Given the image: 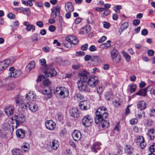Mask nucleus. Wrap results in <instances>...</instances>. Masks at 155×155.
Here are the masks:
<instances>
[{
  "mask_svg": "<svg viewBox=\"0 0 155 155\" xmlns=\"http://www.w3.org/2000/svg\"><path fill=\"white\" fill-rule=\"evenodd\" d=\"M36 99V95L33 91L29 92L26 95V97L20 95H17L14 98L16 106L21 111H25L27 108L26 103L31 101H34Z\"/></svg>",
  "mask_w": 155,
  "mask_h": 155,
  "instance_id": "nucleus-1",
  "label": "nucleus"
},
{
  "mask_svg": "<svg viewBox=\"0 0 155 155\" xmlns=\"http://www.w3.org/2000/svg\"><path fill=\"white\" fill-rule=\"evenodd\" d=\"M84 79V81L86 82L91 87L94 88L98 85L99 83V80L96 76H89L88 73L86 71H83L80 74Z\"/></svg>",
  "mask_w": 155,
  "mask_h": 155,
  "instance_id": "nucleus-2",
  "label": "nucleus"
},
{
  "mask_svg": "<svg viewBox=\"0 0 155 155\" xmlns=\"http://www.w3.org/2000/svg\"><path fill=\"white\" fill-rule=\"evenodd\" d=\"M107 108L104 107L99 108L96 112L95 122L96 124L101 123L102 120L107 118L108 114Z\"/></svg>",
  "mask_w": 155,
  "mask_h": 155,
  "instance_id": "nucleus-3",
  "label": "nucleus"
},
{
  "mask_svg": "<svg viewBox=\"0 0 155 155\" xmlns=\"http://www.w3.org/2000/svg\"><path fill=\"white\" fill-rule=\"evenodd\" d=\"M84 80V79L80 74V79L77 82L78 88L80 92H89L91 90L90 88L86 82Z\"/></svg>",
  "mask_w": 155,
  "mask_h": 155,
  "instance_id": "nucleus-4",
  "label": "nucleus"
},
{
  "mask_svg": "<svg viewBox=\"0 0 155 155\" xmlns=\"http://www.w3.org/2000/svg\"><path fill=\"white\" fill-rule=\"evenodd\" d=\"M78 43V40L77 38L72 35H70L65 38V40L63 41V44L66 47L70 48L71 47V44L77 45Z\"/></svg>",
  "mask_w": 155,
  "mask_h": 155,
  "instance_id": "nucleus-5",
  "label": "nucleus"
},
{
  "mask_svg": "<svg viewBox=\"0 0 155 155\" xmlns=\"http://www.w3.org/2000/svg\"><path fill=\"white\" fill-rule=\"evenodd\" d=\"M56 93L59 95L61 98H64L68 96L69 92L67 88L60 86L56 87L55 93Z\"/></svg>",
  "mask_w": 155,
  "mask_h": 155,
  "instance_id": "nucleus-6",
  "label": "nucleus"
},
{
  "mask_svg": "<svg viewBox=\"0 0 155 155\" xmlns=\"http://www.w3.org/2000/svg\"><path fill=\"white\" fill-rule=\"evenodd\" d=\"M43 88V86L39 83L36 87L37 89L39 92H42L44 94L47 95L48 97H50L51 94V89L48 87Z\"/></svg>",
  "mask_w": 155,
  "mask_h": 155,
  "instance_id": "nucleus-7",
  "label": "nucleus"
},
{
  "mask_svg": "<svg viewBox=\"0 0 155 155\" xmlns=\"http://www.w3.org/2000/svg\"><path fill=\"white\" fill-rule=\"evenodd\" d=\"M111 57L113 61L115 63H119L121 60V56L118 51L115 49L110 52Z\"/></svg>",
  "mask_w": 155,
  "mask_h": 155,
  "instance_id": "nucleus-8",
  "label": "nucleus"
},
{
  "mask_svg": "<svg viewBox=\"0 0 155 155\" xmlns=\"http://www.w3.org/2000/svg\"><path fill=\"white\" fill-rule=\"evenodd\" d=\"M16 122V128L18 125L22 124L25 120V116L23 114H19L18 115H15L13 117Z\"/></svg>",
  "mask_w": 155,
  "mask_h": 155,
  "instance_id": "nucleus-9",
  "label": "nucleus"
},
{
  "mask_svg": "<svg viewBox=\"0 0 155 155\" xmlns=\"http://www.w3.org/2000/svg\"><path fill=\"white\" fill-rule=\"evenodd\" d=\"M9 70L11 72L9 76L12 77H18L19 76L21 73V71L20 70H16L13 67H10L9 68Z\"/></svg>",
  "mask_w": 155,
  "mask_h": 155,
  "instance_id": "nucleus-10",
  "label": "nucleus"
},
{
  "mask_svg": "<svg viewBox=\"0 0 155 155\" xmlns=\"http://www.w3.org/2000/svg\"><path fill=\"white\" fill-rule=\"evenodd\" d=\"M13 118H10L9 121L11 123V124H10L9 122H5L3 123V129L5 131H9L11 129H12L13 130H14V126L13 125V122H12L13 120Z\"/></svg>",
  "mask_w": 155,
  "mask_h": 155,
  "instance_id": "nucleus-11",
  "label": "nucleus"
},
{
  "mask_svg": "<svg viewBox=\"0 0 155 155\" xmlns=\"http://www.w3.org/2000/svg\"><path fill=\"white\" fill-rule=\"evenodd\" d=\"M92 122H93L92 118L89 116H85L82 119V124L86 127H88L91 126Z\"/></svg>",
  "mask_w": 155,
  "mask_h": 155,
  "instance_id": "nucleus-12",
  "label": "nucleus"
},
{
  "mask_svg": "<svg viewBox=\"0 0 155 155\" xmlns=\"http://www.w3.org/2000/svg\"><path fill=\"white\" fill-rule=\"evenodd\" d=\"M71 116L74 118H77L79 117L80 114V110L76 107L71 108L69 110Z\"/></svg>",
  "mask_w": 155,
  "mask_h": 155,
  "instance_id": "nucleus-13",
  "label": "nucleus"
},
{
  "mask_svg": "<svg viewBox=\"0 0 155 155\" xmlns=\"http://www.w3.org/2000/svg\"><path fill=\"white\" fill-rule=\"evenodd\" d=\"M136 142L138 146H140L141 148H143L146 146L144 138L142 136H139L137 137Z\"/></svg>",
  "mask_w": 155,
  "mask_h": 155,
  "instance_id": "nucleus-14",
  "label": "nucleus"
},
{
  "mask_svg": "<svg viewBox=\"0 0 155 155\" xmlns=\"http://www.w3.org/2000/svg\"><path fill=\"white\" fill-rule=\"evenodd\" d=\"M46 68L47 69L45 71L46 76L51 77L55 76L57 74V72L54 68H48V66H47Z\"/></svg>",
  "mask_w": 155,
  "mask_h": 155,
  "instance_id": "nucleus-15",
  "label": "nucleus"
},
{
  "mask_svg": "<svg viewBox=\"0 0 155 155\" xmlns=\"http://www.w3.org/2000/svg\"><path fill=\"white\" fill-rule=\"evenodd\" d=\"M46 128L50 130H54L56 126L55 123L51 120H47L45 123Z\"/></svg>",
  "mask_w": 155,
  "mask_h": 155,
  "instance_id": "nucleus-16",
  "label": "nucleus"
},
{
  "mask_svg": "<svg viewBox=\"0 0 155 155\" xmlns=\"http://www.w3.org/2000/svg\"><path fill=\"white\" fill-rule=\"evenodd\" d=\"M10 63L9 59H7L0 62V71H3L7 68Z\"/></svg>",
  "mask_w": 155,
  "mask_h": 155,
  "instance_id": "nucleus-17",
  "label": "nucleus"
},
{
  "mask_svg": "<svg viewBox=\"0 0 155 155\" xmlns=\"http://www.w3.org/2000/svg\"><path fill=\"white\" fill-rule=\"evenodd\" d=\"M72 137L74 140L76 141L79 140L81 138V134L80 131L74 130L72 134Z\"/></svg>",
  "mask_w": 155,
  "mask_h": 155,
  "instance_id": "nucleus-18",
  "label": "nucleus"
},
{
  "mask_svg": "<svg viewBox=\"0 0 155 155\" xmlns=\"http://www.w3.org/2000/svg\"><path fill=\"white\" fill-rule=\"evenodd\" d=\"M101 145L102 144L100 142H96L94 143L91 146L92 151L96 153L97 150L100 149Z\"/></svg>",
  "mask_w": 155,
  "mask_h": 155,
  "instance_id": "nucleus-19",
  "label": "nucleus"
},
{
  "mask_svg": "<svg viewBox=\"0 0 155 155\" xmlns=\"http://www.w3.org/2000/svg\"><path fill=\"white\" fill-rule=\"evenodd\" d=\"M50 146L54 150H56L59 146V143L57 140H52L50 142Z\"/></svg>",
  "mask_w": 155,
  "mask_h": 155,
  "instance_id": "nucleus-20",
  "label": "nucleus"
},
{
  "mask_svg": "<svg viewBox=\"0 0 155 155\" xmlns=\"http://www.w3.org/2000/svg\"><path fill=\"white\" fill-rule=\"evenodd\" d=\"M124 149L125 153L127 154V155H134L133 152V148L131 145H125Z\"/></svg>",
  "mask_w": 155,
  "mask_h": 155,
  "instance_id": "nucleus-21",
  "label": "nucleus"
},
{
  "mask_svg": "<svg viewBox=\"0 0 155 155\" xmlns=\"http://www.w3.org/2000/svg\"><path fill=\"white\" fill-rule=\"evenodd\" d=\"M28 107L30 110L33 113L37 111L38 108V104L34 103H31L29 104Z\"/></svg>",
  "mask_w": 155,
  "mask_h": 155,
  "instance_id": "nucleus-22",
  "label": "nucleus"
},
{
  "mask_svg": "<svg viewBox=\"0 0 155 155\" xmlns=\"http://www.w3.org/2000/svg\"><path fill=\"white\" fill-rule=\"evenodd\" d=\"M35 65L34 61H31L27 65L25 68V70L27 72H29L33 69L35 67Z\"/></svg>",
  "mask_w": 155,
  "mask_h": 155,
  "instance_id": "nucleus-23",
  "label": "nucleus"
},
{
  "mask_svg": "<svg viewBox=\"0 0 155 155\" xmlns=\"http://www.w3.org/2000/svg\"><path fill=\"white\" fill-rule=\"evenodd\" d=\"M14 107L13 106H11L5 108V114L8 116L12 115L13 114Z\"/></svg>",
  "mask_w": 155,
  "mask_h": 155,
  "instance_id": "nucleus-24",
  "label": "nucleus"
},
{
  "mask_svg": "<svg viewBox=\"0 0 155 155\" xmlns=\"http://www.w3.org/2000/svg\"><path fill=\"white\" fill-rule=\"evenodd\" d=\"M65 8L66 11L67 12H72L74 10L72 4L70 2H67L65 4Z\"/></svg>",
  "mask_w": 155,
  "mask_h": 155,
  "instance_id": "nucleus-25",
  "label": "nucleus"
},
{
  "mask_svg": "<svg viewBox=\"0 0 155 155\" xmlns=\"http://www.w3.org/2000/svg\"><path fill=\"white\" fill-rule=\"evenodd\" d=\"M147 134L149 139L153 140L155 137V130L153 128L151 129L148 131Z\"/></svg>",
  "mask_w": 155,
  "mask_h": 155,
  "instance_id": "nucleus-26",
  "label": "nucleus"
},
{
  "mask_svg": "<svg viewBox=\"0 0 155 155\" xmlns=\"http://www.w3.org/2000/svg\"><path fill=\"white\" fill-rule=\"evenodd\" d=\"M138 108L140 109V110H143L146 108V104L145 101H140L137 104Z\"/></svg>",
  "mask_w": 155,
  "mask_h": 155,
  "instance_id": "nucleus-27",
  "label": "nucleus"
},
{
  "mask_svg": "<svg viewBox=\"0 0 155 155\" xmlns=\"http://www.w3.org/2000/svg\"><path fill=\"white\" fill-rule=\"evenodd\" d=\"M16 134L17 137L21 138L24 137L25 135V131L22 129L17 130L16 131Z\"/></svg>",
  "mask_w": 155,
  "mask_h": 155,
  "instance_id": "nucleus-28",
  "label": "nucleus"
},
{
  "mask_svg": "<svg viewBox=\"0 0 155 155\" xmlns=\"http://www.w3.org/2000/svg\"><path fill=\"white\" fill-rule=\"evenodd\" d=\"M111 42V41L108 40L107 41L106 43H104L101 44L99 46V48L100 49H102L107 48L110 46V43Z\"/></svg>",
  "mask_w": 155,
  "mask_h": 155,
  "instance_id": "nucleus-29",
  "label": "nucleus"
},
{
  "mask_svg": "<svg viewBox=\"0 0 155 155\" xmlns=\"http://www.w3.org/2000/svg\"><path fill=\"white\" fill-rule=\"evenodd\" d=\"M91 31V28L89 25H87L84 28H82L81 32L83 34H86L88 33Z\"/></svg>",
  "mask_w": 155,
  "mask_h": 155,
  "instance_id": "nucleus-30",
  "label": "nucleus"
},
{
  "mask_svg": "<svg viewBox=\"0 0 155 155\" xmlns=\"http://www.w3.org/2000/svg\"><path fill=\"white\" fill-rule=\"evenodd\" d=\"M15 84L13 82H11L6 85L5 89L7 90H12L14 89L15 87Z\"/></svg>",
  "mask_w": 155,
  "mask_h": 155,
  "instance_id": "nucleus-31",
  "label": "nucleus"
},
{
  "mask_svg": "<svg viewBox=\"0 0 155 155\" xmlns=\"http://www.w3.org/2000/svg\"><path fill=\"white\" fill-rule=\"evenodd\" d=\"M147 87L140 90L138 92L136 93V95L142 96H145L147 94Z\"/></svg>",
  "mask_w": 155,
  "mask_h": 155,
  "instance_id": "nucleus-32",
  "label": "nucleus"
},
{
  "mask_svg": "<svg viewBox=\"0 0 155 155\" xmlns=\"http://www.w3.org/2000/svg\"><path fill=\"white\" fill-rule=\"evenodd\" d=\"M91 60L93 62L97 63V64H100L101 62V58L99 56H96L91 58Z\"/></svg>",
  "mask_w": 155,
  "mask_h": 155,
  "instance_id": "nucleus-33",
  "label": "nucleus"
},
{
  "mask_svg": "<svg viewBox=\"0 0 155 155\" xmlns=\"http://www.w3.org/2000/svg\"><path fill=\"white\" fill-rule=\"evenodd\" d=\"M74 100L78 101L82 100L84 98L83 96L79 93L75 94L74 95Z\"/></svg>",
  "mask_w": 155,
  "mask_h": 155,
  "instance_id": "nucleus-34",
  "label": "nucleus"
},
{
  "mask_svg": "<svg viewBox=\"0 0 155 155\" xmlns=\"http://www.w3.org/2000/svg\"><path fill=\"white\" fill-rule=\"evenodd\" d=\"M61 8V5L60 4H57L56 6L53 8L52 10L57 13L58 15L60 14V10Z\"/></svg>",
  "mask_w": 155,
  "mask_h": 155,
  "instance_id": "nucleus-35",
  "label": "nucleus"
},
{
  "mask_svg": "<svg viewBox=\"0 0 155 155\" xmlns=\"http://www.w3.org/2000/svg\"><path fill=\"white\" fill-rule=\"evenodd\" d=\"M101 125L103 128L105 129L107 128L109 125V122L108 120H105L104 119L101 122Z\"/></svg>",
  "mask_w": 155,
  "mask_h": 155,
  "instance_id": "nucleus-36",
  "label": "nucleus"
},
{
  "mask_svg": "<svg viewBox=\"0 0 155 155\" xmlns=\"http://www.w3.org/2000/svg\"><path fill=\"white\" fill-rule=\"evenodd\" d=\"M13 155H21L22 154V151L19 149L16 148L12 150Z\"/></svg>",
  "mask_w": 155,
  "mask_h": 155,
  "instance_id": "nucleus-37",
  "label": "nucleus"
},
{
  "mask_svg": "<svg viewBox=\"0 0 155 155\" xmlns=\"http://www.w3.org/2000/svg\"><path fill=\"white\" fill-rule=\"evenodd\" d=\"M105 99L108 101L113 98V94L110 92H107L105 93Z\"/></svg>",
  "mask_w": 155,
  "mask_h": 155,
  "instance_id": "nucleus-38",
  "label": "nucleus"
},
{
  "mask_svg": "<svg viewBox=\"0 0 155 155\" xmlns=\"http://www.w3.org/2000/svg\"><path fill=\"white\" fill-rule=\"evenodd\" d=\"M26 29L28 31H29L31 30L33 32L35 29V26L33 25L30 24L27 27H26Z\"/></svg>",
  "mask_w": 155,
  "mask_h": 155,
  "instance_id": "nucleus-39",
  "label": "nucleus"
},
{
  "mask_svg": "<svg viewBox=\"0 0 155 155\" xmlns=\"http://www.w3.org/2000/svg\"><path fill=\"white\" fill-rule=\"evenodd\" d=\"M137 115L139 118H144L145 117V112L143 110H139L138 111Z\"/></svg>",
  "mask_w": 155,
  "mask_h": 155,
  "instance_id": "nucleus-40",
  "label": "nucleus"
},
{
  "mask_svg": "<svg viewBox=\"0 0 155 155\" xmlns=\"http://www.w3.org/2000/svg\"><path fill=\"white\" fill-rule=\"evenodd\" d=\"M29 148V145L28 143H25L24 144L22 147V150L25 152H27L28 151Z\"/></svg>",
  "mask_w": 155,
  "mask_h": 155,
  "instance_id": "nucleus-41",
  "label": "nucleus"
},
{
  "mask_svg": "<svg viewBox=\"0 0 155 155\" xmlns=\"http://www.w3.org/2000/svg\"><path fill=\"white\" fill-rule=\"evenodd\" d=\"M81 105L85 106L86 107L89 109L90 107L89 102L87 101H82L79 103Z\"/></svg>",
  "mask_w": 155,
  "mask_h": 155,
  "instance_id": "nucleus-42",
  "label": "nucleus"
},
{
  "mask_svg": "<svg viewBox=\"0 0 155 155\" xmlns=\"http://www.w3.org/2000/svg\"><path fill=\"white\" fill-rule=\"evenodd\" d=\"M31 39L33 41H37L39 40L38 38V34H34L31 37Z\"/></svg>",
  "mask_w": 155,
  "mask_h": 155,
  "instance_id": "nucleus-43",
  "label": "nucleus"
},
{
  "mask_svg": "<svg viewBox=\"0 0 155 155\" xmlns=\"http://www.w3.org/2000/svg\"><path fill=\"white\" fill-rule=\"evenodd\" d=\"M104 12L101 14V17L103 18H104L105 16L108 15L110 13V11L108 9H105Z\"/></svg>",
  "mask_w": 155,
  "mask_h": 155,
  "instance_id": "nucleus-44",
  "label": "nucleus"
},
{
  "mask_svg": "<svg viewBox=\"0 0 155 155\" xmlns=\"http://www.w3.org/2000/svg\"><path fill=\"white\" fill-rule=\"evenodd\" d=\"M122 54L124 56L125 58L126 61L127 62L130 61V56L128 54L124 51L122 52Z\"/></svg>",
  "mask_w": 155,
  "mask_h": 155,
  "instance_id": "nucleus-45",
  "label": "nucleus"
},
{
  "mask_svg": "<svg viewBox=\"0 0 155 155\" xmlns=\"http://www.w3.org/2000/svg\"><path fill=\"white\" fill-rule=\"evenodd\" d=\"M63 118V116L62 115L61 113H58L55 116V118L58 121H61Z\"/></svg>",
  "mask_w": 155,
  "mask_h": 155,
  "instance_id": "nucleus-46",
  "label": "nucleus"
},
{
  "mask_svg": "<svg viewBox=\"0 0 155 155\" xmlns=\"http://www.w3.org/2000/svg\"><path fill=\"white\" fill-rule=\"evenodd\" d=\"M51 83L50 81L48 79L45 78L44 80H43V84L44 86L47 87Z\"/></svg>",
  "mask_w": 155,
  "mask_h": 155,
  "instance_id": "nucleus-47",
  "label": "nucleus"
},
{
  "mask_svg": "<svg viewBox=\"0 0 155 155\" xmlns=\"http://www.w3.org/2000/svg\"><path fill=\"white\" fill-rule=\"evenodd\" d=\"M20 11V12L24 13V12H29L30 11V9L29 8H24L22 7H21L18 8V9Z\"/></svg>",
  "mask_w": 155,
  "mask_h": 155,
  "instance_id": "nucleus-48",
  "label": "nucleus"
},
{
  "mask_svg": "<svg viewBox=\"0 0 155 155\" xmlns=\"http://www.w3.org/2000/svg\"><path fill=\"white\" fill-rule=\"evenodd\" d=\"M121 102L120 101L116 100H114L113 102L114 105L116 107L120 106L121 104Z\"/></svg>",
  "mask_w": 155,
  "mask_h": 155,
  "instance_id": "nucleus-49",
  "label": "nucleus"
},
{
  "mask_svg": "<svg viewBox=\"0 0 155 155\" xmlns=\"http://www.w3.org/2000/svg\"><path fill=\"white\" fill-rule=\"evenodd\" d=\"M130 91L131 93L134 92L136 90V86L135 84H133L130 85Z\"/></svg>",
  "mask_w": 155,
  "mask_h": 155,
  "instance_id": "nucleus-50",
  "label": "nucleus"
},
{
  "mask_svg": "<svg viewBox=\"0 0 155 155\" xmlns=\"http://www.w3.org/2000/svg\"><path fill=\"white\" fill-rule=\"evenodd\" d=\"M129 26L127 22H125L122 24L121 26V29L123 30L127 28Z\"/></svg>",
  "mask_w": 155,
  "mask_h": 155,
  "instance_id": "nucleus-51",
  "label": "nucleus"
},
{
  "mask_svg": "<svg viewBox=\"0 0 155 155\" xmlns=\"http://www.w3.org/2000/svg\"><path fill=\"white\" fill-rule=\"evenodd\" d=\"M97 93L98 94H100L103 92V89L102 86H99L97 88Z\"/></svg>",
  "mask_w": 155,
  "mask_h": 155,
  "instance_id": "nucleus-52",
  "label": "nucleus"
},
{
  "mask_svg": "<svg viewBox=\"0 0 155 155\" xmlns=\"http://www.w3.org/2000/svg\"><path fill=\"white\" fill-rule=\"evenodd\" d=\"M39 62L42 65L45 66L46 65V61L44 58L40 59Z\"/></svg>",
  "mask_w": 155,
  "mask_h": 155,
  "instance_id": "nucleus-53",
  "label": "nucleus"
},
{
  "mask_svg": "<svg viewBox=\"0 0 155 155\" xmlns=\"http://www.w3.org/2000/svg\"><path fill=\"white\" fill-rule=\"evenodd\" d=\"M45 78L44 76L42 75H40L38 77L37 79V81L38 82V83L40 84V83L39 82H40L42 80L43 81V80H44Z\"/></svg>",
  "mask_w": 155,
  "mask_h": 155,
  "instance_id": "nucleus-54",
  "label": "nucleus"
},
{
  "mask_svg": "<svg viewBox=\"0 0 155 155\" xmlns=\"http://www.w3.org/2000/svg\"><path fill=\"white\" fill-rule=\"evenodd\" d=\"M103 25L104 27L107 29L110 26V25L109 23L107 22L103 21Z\"/></svg>",
  "mask_w": 155,
  "mask_h": 155,
  "instance_id": "nucleus-55",
  "label": "nucleus"
},
{
  "mask_svg": "<svg viewBox=\"0 0 155 155\" xmlns=\"http://www.w3.org/2000/svg\"><path fill=\"white\" fill-rule=\"evenodd\" d=\"M149 150L151 152H155V143H153L149 148Z\"/></svg>",
  "mask_w": 155,
  "mask_h": 155,
  "instance_id": "nucleus-56",
  "label": "nucleus"
},
{
  "mask_svg": "<svg viewBox=\"0 0 155 155\" xmlns=\"http://www.w3.org/2000/svg\"><path fill=\"white\" fill-rule=\"evenodd\" d=\"M85 55V52L82 51H79L78 52H77L76 53V55L77 56H81L84 55Z\"/></svg>",
  "mask_w": 155,
  "mask_h": 155,
  "instance_id": "nucleus-57",
  "label": "nucleus"
},
{
  "mask_svg": "<svg viewBox=\"0 0 155 155\" xmlns=\"http://www.w3.org/2000/svg\"><path fill=\"white\" fill-rule=\"evenodd\" d=\"M107 37L105 36H102L98 40V42L99 43H101L105 41Z\"/></svg>",
  "mask_w": 155,
  "mask_h": 155,
  "instance_id": "nucleus-58",
  "label": "nucleus"
},
{
  "mask_svg": "<svg viewBox=\"0 0 155 155\" xmlns=\"http://www.w3.org/2000/svg\"><path fill=\"white\" fill-rule=\"evenodd\" d=\"M35 5L36 6L38 7H42L43 6V4L41 2H36Z\"/></svg>",
  "mask_w": 155,
  "mask_h": 155,
  "instance_id": "nucleus-59",
  "label": "nucleus"
},
{
  "mask_svg": "<svg viewBox=\"0 0 155 155\" xmlns=\"http://www.w3.org/2000/svg\"><path fill=\"white\" fill-rule=\"evenodd\" d=\"M138 121V119L135 118L131 120L130 121V123L132 125H134L136 124Z\"/></svg>",
  "mask_w": 155,
  "mask_h": 155,
  "instance_id": "nucleus-60",
  "label": "nucleus"
},
{
  "mask_svg": "<svg viewBox=\"0 0 155 155\" xmlns=\"http://www.w3.org/2000/svg\"><path fill=\"white\" fill-rule=\"evenodd\" d=\"M36 25L40 28H42L44 26L43 22L40 21H38L36 22Z\"/></svg>",
  "mask_w": 155,
  "mask_h": 155,
  "instance_id": "nucleus-61",
  "label": "nucleus"
},
{
  "mask_svg": "<svg viewBox=\"0 0 155 155\" xmlns=\"http://www.w3.org/2000/svg\"><path fill=\"white\" fill-rule=\"evenodd\" d=\"M150 115L151 116H155V109H150Z\"/></svg>",
  "mask_w": 155,
  "mask_h": 155,
  "instance_id": "nucleus-62",
  "label": "nucleus"
},
{
  "mask_svg": "<svg viewBox=\"0 0 155 155\" xmlns=\"http://www.w3.org/2000/svg\"><path fill=\"white\" fill-rule=\"evenodd\" d=\"M97 49L96 47L94 45H91L89 48V50L91 52L96 51Z\"/></svg>",
  "mask_w": 155,
  "mask_h": 155,
  "instance_id": "nucleus-63",
  "label": "nucleus"
},
{
  "mask_svg": "<svg viewBox=\"0 0 155 155\" xmlns=\"http://www.w3.org/2000/svg\"><path fill=\"white\" fill-rule=\"evenodd\" d=\"M140 22V21L137 19L134 20L133 21V25L135 26H137L138 25Z\"/></svg>",
  "mask_w": 155,
  "mask_h": 155,
  "instance_id": "nucleus-64",
  "label": "nucleus"
}]
</instances>
